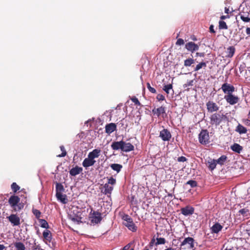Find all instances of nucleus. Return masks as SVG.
<instances>
[{
	"mask_svg": "<svg viewBox=\"0 0 250 250\" xmlns=\"http://www.w3.org/2000/svg\"><path fill=\"white\" fill-rule=\"evenodd\" d=\"M227 117L223 113L215 112L209 117L210 124L212 125L218 126L222 123H225Z\"/></svg>",
	"mask_w": 250,
	"mask_h": 250,
	"instance_id": "1",
	"label": "nucleus"
},
{
	"mask_svg": "<svg viewBox=\"0 0 250 250\" xmlns=\"http://www.w3.org/2000/svg\"><path fill=\"white\" fill-rule=\"evenodd\" d=\"M8 203L13 209V211L17 212L23 208L24 205L20 203V198L17 195H12L8 199Z\"/></svg>",
	"mask_w": 250,
	"mask_h": 250,
	"instance_id": "2",
	"label": "nucleus"
},
{
	"mask_svg": "<svg viewBox=\"0 0 250 250\" xmlns=\"http://www.w3.org/2000/svg\"><path fill=\"white\" fill-rule=\"evenodd\" d=\"M183 250H193L194 248V240L193 238L188 237L184 239L180 245Z\"/></svg>",
	"mask_w": 250,
	"mask_h": 250,
	"instance_id": "3",
	"label": "nucleus"
},
{
	"mask_svg": "<svg viewBox=\"0 0 250 250\" xmlns=\"http://www.w3.org/2000/svg\"><path fill=\"white\" fill-rule=\"evenodd\" d=\"M123 219L126 222L124 223V225L127 227V228L133 232H135L137 230V227L134 223L132 219L128 215H125Z\"/></svg>",
	"mask_w": 250,
	"mask_h": 250,
	"instance_id": "4",
	"label": "nucleus"
},
{
	"mask_svg": "<svg viewBox=\"0 0 250 250\" xmlns=\"http://www.w3.org/2000/svg\"><path fill=\"white\" fill-rule=\"evenodd\" d=\"M199 142L202 145H207L209 143L208 132L207 129H203L199 135Z\"/></svg>",
	"mask_w": 250,
	"mask_h": 250,
	"instance_id": "5",
	"label": "nucleus"
},
{
	"mask_svg": "<svg viewBox=\"0 0 250 250\" xmlns=\"http://www.w3.org/2000/svg\"><path fill=\"white\" fill-rule=\"evenodd\" d=\"M240 19L245 22H250V9L247 7H244L240 12Z\"/></svg>",
	"mask_w": 250,
	"mask_h": 250,
	"instance_id": "6",
	"label": "nucleus"
},
{
	"mask_svg": "<svg viewBox=\"0 0 250 250\" xmlns=\"http://www.w3.org/2000/svg\"><path fill=\"white\" fill-rule=\"evenodd\" d=\"M90 215H91V222L93 224H98L102 220V214L97 211L91 210Z\"/></svg>",
	"mask_w": 250,
	"mask_h": 250,
	"instance_id": "7",
	"label": "nucleus"
},
{
	"mask_svg": "<svg viewBox=\"0 0 250 250\" xmlns=\"http://www.w3.org/2000/svg\"><path fill=\"white\" fill-rule=\"evenodd\" d=\"M207 109L209 113L217 112L219 106L213 101H209L206 103Z\"/></svg>",
	"mask_w": 250,
	"mask_h": 250,
	"instance_id": "8",
	"label": "nucleus"
},
{
	"mask_svg": "<svg viewBox=\"0 0 250 250\" xmlns=\"http://www.w3.org/2000/svg\"><path fill=\"white\" fill-rule=\"evenodd\" d=\"M224 99L230 105H234L237 104L239 100V97L232 94V93H229V94L225 95Z\"/></svg>",
	"mask_w": 250,
	"mask_h": 250,
	"instance_id": "9",
	"label": "nucleus"
},
{
	"mask_svg": "<svg viewBox=\"0 0 250 250\" xmlns=\"http://www.w3.org/2000/svg\"><path fill=\"white\" fill-rule=\"evenodd\" d=\"M7 219L13 226H17L20 225V218L16 214H11L7 217Z\"/></svg>",
	"mask_w": 250,
	"mask_h": 250,
	"instance_id": "10",
	"label": "nucleus"
},
{
	"mask_svg": "<svg viewBox=\"0 0 250 250\" xmlns=\"http://www.w3.org/2000/svg\"><path fill=\"white\" fill-rule=\"evenodd\" d=\"M160 137L164 141H169L171 138V134L167 129H163L160 132Z\"/></svg>",
	"mask_w": 250,
	"mask_h": 250,
	"instance_id": "11",
	"label": "nucleus"
},
{
	"mask_svg": "<svg viewBox=\"0 0 250 250\" xmlns=\"http://www.w3.org/2000/svg\"><path fill=\"white\" fill-rule=\"evenodd\" d=\"M221 89L224 93H227L228 94H229V93L232 94L235 91V87L234 86L227 83L222 85Z\"/></svg>",
	"mask_w": 250,
	"mask_h": 250,
	"instance_id": "12",
	"label": "nucleus"
},
{
	"mask_svg": "<svg viewBox=\"0 0 250 250\" xmlns=\"http://www.w3.org/2000/svg\"><path fill=\"white\" fill-rule=\"evenodd\" d=\"M185 48L191 53L197 51L199 48V45L195 43L192 42H189L185 44Z\"/></svg>",
	"mask_w": 250,
	"mask_h": 250,
	"instance_id": "13",
	"label": "nucleus"
},
{
	"mask_svg": "<svg viewBox=\"0 0 250 250\" xmlns=\"http://www.w3.org/2000/svg\"><path fill=\"white\" fill-rule=\"evenodd\" d=\"M194 208L190 206H187L181 209L182 214L185 216L192 215L194 213Z\"/></svg>",
	"mask_w": 250,
	"mask_h": 250,
	"instance_id": "14",
	"label": "nucleus"
},
{
	"mask_svg": "<svg viewBox=\"0 0 250 250\" xmlns=\"http://www.w3.org/2000/svg\"><path fill=\"white\" fill-rule=\"evenodd\" d=\"M152 112L154 115H156L158 117H160V115L166 114V108L164 106H161L157 108H154L152 109Z\"/></svg>",
	"mask_w": 250,
	"mask_h": 250,
	"instance_id": "15",
	"label": "nucleus"
},
{
	"mask_svg": "<svg viewBox=\"0 0 250 250\" xmlns=\"http://www.w3.org/2000/svg\"><path fill=\"white\" fill-rule=\"evenodd\" d=\"M42 235L43 237V241L45 243L51 242L52 237L51 232L49 230L47 229H45L42 233Z\"/></svg>",
	"mask_w": 250,
	"mask_h": 250,
	"instance_id": "16",
	"label": "nucleus"
},
{
	"mask_svg": "<svg viewBox=\"0 0 250 250\" xmlns=\"http://www.w3.org/2000/svg\"><path fill=\"white\" fill-rule=\"evenodd\" d=\"M117 125L115 123H110L107 124L105 126V131L110 134L116 130Z\"/></svg>",
	"mask_w": 250,
	"mask_h": 250,
	"instance_id": "17",
	"label": "nucleus"
},
{
	"mask_svg": "<svg viewBox=\"0 0 250 250\" xmlns=\"http://www.w3.org/2000/svg\"><path fill=\"white\" fill-rule=\"evenodd\" d=\"M96 161L95 160H92L91 158H89L88 156L87 158L84 159L82 165L84 167H88L90 166H92L95 163Z\"/></svg>",
	"mask_w": 250,
	"mask_h": 250,
	"instance_id": "18",
	"label": "nucleus"
},
{
	"mask_svg": "<svg viewBox=\"0 0 250 250\" xmlns=\"http://www.w3.org/2000/svg\"><path fill=\"white\" fill-rule=\"evenodd\" d=\"M83 171V168L76 166L75 167L71 168L69 171L70 175L75 176L80 174Z\"/></svg>",
	"mask_w": 250,
	"mask_h": 250,
	"instance_id": "19",
	"label": "nucleus"
},
{
	"mask_svg": "<svg viewBox=\"0 0 250 250\" xmlns=\"http://www.w3.org/2000/svg\"><path fill=\"white\" fill-rule=\"evenodd\" d=\"M122 148L123 151L129 152L133 150L134 147L131 143L124 142Z\"/></svg>",
	"mask_w": 250,
	"mask_h": 250,
	"instance_id": "20",
	"label": "nucleus"
},
{
	"mask_svg": "<svg viewBox=\"0 0 250 250\" xmlns=\"http://www.w3.org/2000/svg\"><path fill=\"white\" fill-rule=\"evenodd\" d=\"M223 229V226L219 223H215L211 228V231L212 233H218Z\"/></svg>",
	"mask_w": 250,
	"mask_h": 250,
	"instance_id": "21",
	"label": "nucleus"
},
{
	"mask_svg": "<svg viewBox=\"0 0 250 250\" xmlns=\"http://www.w3.org/2000/svg\"><path fill=\"white\" fill-rule=\"evenodd\" d=\"M124 144V141H121L119 142H114L111 144V148L113 150H117L119 149H121L122 151L123 144Z\"/></svg>",
	"mask_w": 250,
	"mask_h": 250,
	"instance_id": "22",
	"label": "nucleus"
},
{
	"mask_svg": "<svg viewBox=\"0 0 250 250\" xmlns=\"http://www.w3.org/2000/svg\"><path fill=\"white\" fill-rule=\"evenodd\" d=\"M235 52V48L233 46L229 47L226 51L225 57L227 58H231L233 56Z\"/></svg>",
	"mask_w": 250,
	"mask_h": 250,
	"instance_id": "23",
	"label": "nucleus"
},
{
	"mask_svg": "<svg viewBox=\"0 0 250 250\" xmlns=\"http://www.w3.org/2000/svg\"><path fill=\"white\" fill-rule=\"evenodd\" d=\"M100 149H95L92 151L88 153V156L92 160H94L95 158H98L100 156Z\"/></svg>",
	"mask_w": 250,
	"mask_h": 250,
	"instance_id": "24",
	"label": "nucleus"
},
{
	"mask_svg": "<svg viewBox=\"0 0 250 250\" xmlns=\"http://www.w3.org/2000/svg\"><path fill=\"white\" fill-rule=\"evenodd\" d=\"M104 191L103 193L105 195H110L113 189V187L108 184L105 183L104 186Z\"/></svg>",
	"mask_w": 250,
	"mask_h": 250,
	"instance_id": "25",
	"label": "nucleus"
},
{
	"mask_svg": "<svg viewBox=\"0 0 250 250\" xmlns=\"http://www.w3.org/2000/svg\"><path fill=\"white\" fill-rule=\"evenodd\" d=\"M56 196L57 199L63 204L67 202V199L65 194H62V193H56Z\"/></svg>",
	"mask_w": 250,
	"mask_h": 250,
	"instance_id": "26",
	"label": "nucleus"
},
{
	"mask_svg": "<svg viewBox=\"0 0 250 250\" xmlns=\"http://www.w3.org/2000/svg\"><path fill=\"white\" fill-rule=\"evenodd\" d=\"M230 148L234 152L240 153L243 149V147L238 144L234 143L230 146Z\"/></svg>",
	"mask_w": 250,
	"mask_h": 250,
	"instance_id": "27",
	"label": "nucleus"
},
{
	"mask_svg": "<svg viewBox=\"0 0 250 250\" xmlns=\"http://www.w3.org/2000/svg\"><path fill=\"white\" fill-rule=\"evenodd\" d=\"M208 167L210 170H213L216 168V160L210 159L208 161Z\"/></svg>",
	"mask_w": 250,
	"mask_h": 250,
	"instance_id": "28",
	"label": "nucleus"
},
{
	"mask_svg": "<svg viewBox=\"0 0 250 250\" xmlns=\"http://www.w3.org/2000/svg\"><path fill=\"white\" fill-rule=\"evenodd\" d=\"M236 131L238 132L239 134H245L247 132L246 127L244 126L241 124H239L235 129Z\"/></svg>",
	"mask_w": 250,
	"mask_h": 250,
	"instance_id": "29",
	"label": "nucleus"
},
{
	"mask_svg": "<svg viewBox=\"0 0 250 250\" xmlns=\"http://www.w3.org/2000/svg\"><path fill=\"white\" fill-rule=\"evenodd\" d=\"M110 167L113 170L116 171L117 173H118L121 171V169L123 167V166L122 165L118 164H112L110 165Z\"/></svg>",
	"mask_w": 250,
	"mask_h": 250,
	"instance_id": "30",
	"label": "nucleus"
},
{
	"mask_svg": "<svg viewBox=\"0 0 250 250\" xmlns=\"http://www.w3.org/2000/svg\"><path fill=\"white\" fill-rule=\"evenodd\" d=\"M207 67V63L206 62H202L197 64L196 67L194 68V71H198L201 68H205Z\"/></svg>",
	"mask_w": 250,
	"mask_h": 250,
	"instance_id": "31",
	"label": "nucleus"
},
{
	"mask_svg": "<svg viewBox=\"0 0 250 250\" xmlns=\"http://www.w3.org/2000/svg\"><path fill=\"white\" fill-rule=\"evenodd\" d=\"M39 221L40 224V226L42 228L46 229H49V225H48L47 222L45 220L42 219H40L39 220Z\"/></svg>",
	"mask_w": 250,
	"mask_h": 250,
	"instance_id": "32",
	"label": "nucleus"
},
{
	"mask_svg": "<svg viewBox=\"0 0 250 250\" xmlns=\"http://www.w3.org/2000/svg\"><path fill=\"white\" fill-rule=\"evenodd\" d=\"M14 246L17 250H25L24 245L21 242H16Z\"/></svg>",
	"mask_w": 250,
	"mask_h": 250,
	"instance_id": "33",
	"label": "nucleus"
},
{
	"mask_svg": "<svg viewBox=\"0 0 250 250\" xmlns=\"http://www.w3.org/2000/svg\"><path fill=\"white\" fill-rule=\"evenodd\" d=\"M227 157L226 155H222L217 160H216V164H218L221 166L224 165V163L226 161Z\"/></svg>",
	"mask_w": 250,
	"mask_h": 250,
	"instance_id": "34",
	"label": "nucleus"
},
{
	"mask_svg": "<svg viewBox=\"0 0 250 250\" xmlns=\"http://www.w3.org/2000/svg\"><path fill=\"white\" fill-rule=\"evenodd\" d=\"M194 62V60L189 58L184 61V66L186 67H189Z\"/></svg>",
	"mask_w": 250,
	"mask_h": 250,
	"instance_id": "35",
	"label": "nucleus"
},
{
	"mask_svg": "<svg viewBox=\"0 0 250 250\" xmlns=\"http://www.w3.org/2000/svg\"><path fill=\"white\" fill-rule=\"evenodd\" d=\"M64 190L63 186L61 183H57L56 185V193H62Z\"/></svg>",
	"mask_w": 250,
	"mask_h": 250,
	"instance_id": "36",
	"label": "nucleus"
},
{
	"mask_svg": "<svg viewBox=\"0 0 250 250\" xmlns=\"http://www.w3.org/2000/svg\"><path fill=\"white\" fill-rule=\"evenodd\" d=\"M219 28L220 29H227L228 27L226 22L223 21H220L219 22Z\"/></svg>",
	"mask_w": 250,
	"mask_h": 250,
	"instance_id": "37",
	"label": "nucleus"
},
{
	"mask_svg": "<svg viewBox=\"0 0 250 250\" xmlns=\"http://www.w3.org/2000/svg\"><path fill=\"white\" fill-rule=\"evenodd\" d=\"M166 241V239L164 238H157L155 245L156 246H158L159 245L165 244Z\"/></svg>",
	"mask_w": 250,
	"mask_h": 250,
	"instance_id": "38",
	"label": "nucleus"
},
{
	"mask_svg": "<svg viewBox=\"0 0 250 250\" xmlns=\"http://www.w3.org/2000/svg\"><path fill=\"white\" fill-rule=\"evenodd\" d=\"M12 191L16 193L20 188V187L16 183H13L11 186Z\"/></svg>",
	"mask_w": 250,
	"mask_h": 250,
	"instance_id": "39",
	"label": "nucleus"
},
{
	"mask_svg": "<svg viewBox=\"0 0 250 250\" xmlns=\"http://www.w3.org/2000/svg\"><path fill=\"white\" fill-rule=\"evenodd\" d=\"M172 89V84H168L164 86L163 89L167 93H169L170 90Z\"/></svg>",
	"mask_w": 250,
	"mask_h": 250,
	"instance_id": "40",
	"label": "nucleus"
},
{
	"mask_svg": "<svg viewBox=\"0 0 250 250\" xmlns=\"http://www.w3.org/2000/svg\"><path fill=\"white\" fill-rule=\"evenodd\" d=\"M61 150L62 151V153L61 154H59L57 156L59 157H65L66 154L67 152L65 149V148L63 146H61L60 147Z\"/></svg>",
	"mask_w": 250,
	"mask_h": 250,
	"instance_id": "41",
	"label": "nucleus"
},
{
	"mask_svg": "<svg viewBox=\"0 0 250 250\" xmlns=\"http://www.w3.org/2000/svg\"><path fill=\"white\" fill-rule=\"evenodd\" d=\"M249 212V209L247 208H244L239 210V213L242 215L243 216H247L248 213Z\"/></svg>",
	"mask_w": 250,
	"mask_h": 250,
	"instance_id": "42",
	"label": "nucleus"
},
{
	"mask_svg": "<svg viewBox=\"0 0 250 250\" xmlns=\"http://www.w3.org/2000/svg\"><path fill=\"white\" fill-rule=\"evenodd\" d=\"M32 212L38 219H40V217H41V212L40 210L33 208L32 209Z\"/></svg>",
	"mask_w": 250,
	"mask_h": 250,
	"instance_id": "43",
	"label": "nucleus"
},
{
	"mask_svg": "<svg viewBox=\"0 0 250 250\" xmlns=\"http://www.w3.org/2000/svg\"><path fill=\"white\" fill-rule=\"evenodd\" d=\"M116 183V180L115 178H114L112 177H110V178H108V182L107 184H108V185H111V186L114 185Z\"/></svg>",
	"mask_w": 250,
	"mask_h": 250,
	"instance_id": "44",
	"label": "nucleus"
},
{
	"mask_svg": "<svg viewBox=\"0 0 250 250\" xmlns=\"http://www.w3.org/2000/svg\"><path fill=\"white\" fill-rule=\"evenodd\" d=\"M146 86H147V89H148V90L150 92H151L152 93H156V89L154 88L151 87L150 84V83H147Z\"/></svg>",
	"mask_w": 250,
	"mask_h": 250,
	"instance_id": "45",
	"label": "nucleus"
},
{
	"mask_svg": "<svg viewBox=\"0 0 250 250\" xmlns=\"http://www.w3.org/2000/svg\"><path fill=\"white\" fill-rule=\"evenodd\" d=\"M187 185H189L192 188H194L197 186V182L194 180H189L187 182Z\"/></svg>",
	"mask_w": 250,
	"mask_h": 250,
	"instance_id": "46",
	"label": "nucleus"
},
{
	"mask_svg": "<svg viewBox=\"0 0 250 250\" xmlns=\"http://www.w3.org/2000/svg\"><path fill=\"white\" fill-rule=\"evenodd\" d=\"M131 100L132 102L134 103L135 105H140L141 103L138 100V99L136 97H133L132 98H131Z\"/></svg>",
	"mask_w": 250,
	"mask_h": 250,
	"instance_id": "47",
	"label": "nucleus"
},
{
	"mask_svg": "<svg viewBox=\"0 0 250 250\" xmlns=\"http://www.w3.org/2000/svg\"><path fill=\"white\" fill-rule=\"evenodd\" d=\"M193 83H194V81L193 80H190V81L187 82L186 83L184 84L183 85V87L184 88H186L188 86H191L193 85Z\"/></svg>",
	"mask_w": 250,
	"mask_h": 250,
	"instance_id": "48",
	"label": "nucleus"
},
{
	"mask_svg": "<svg viewBox=\"0 0 250 250\" xmlns=\"http://www.w3.org/2000/svg\"><path fill=\"white\" fill-rule=\"evenodd\" d=\"M156 99L159 101H164L165 100V98L164 96L162 94H160L157 95V96L156 97Z\"/></svg>",
	"mask_w": 250,
	"mask_h": 250,
	"instance_id": "49",
	"label": "nucleus"
},
{
	"mask_svg": "<svg viewBox=\"0 0 250 250\" xmlns=\"http://www.w3.org/2000/svg\"><path fill=\"white\" fill-rule=\"evenodd\" d=\"M184 44V40L182 39H178L176 42V45H181Z\"/></svg>",
	"mask_w": 250,
	"mask_h": 250,
	"instance_id": "50",
	"label": "nucleus"
},
{
	"mask_svg": "<svg viewBox=\"0 0 250 250\" xmlns=\"http://www.w3.org/2000/svg\"><path fill=\"white\" fill-rule=\"evenodd\" d=\"M177 161L179 162H184L187 161V159L184 156L179 157Z\"/></svg>",
	"mask_w": 250,
	"mask_h": 250,
	"instance_id": "51",
	"label": "nucleus"
},
{
	"mask_svg": "<svg viewBox=\"0 0 250 250\" xmlns=\"http://www.w3.org/2000/svg\"><path fill=\"white\" fill-rule=\"evenodd\" d=\"M155 240L154 238H153L152 239H151V241L150 242L149 244V247L150 248H152L153 246V245L155 243Z\"/></svg>",
	"mask_w": 250,
	"mask_h": 250,
	"instance_id": "52",
	"label": "nucleus"
},
{
	"mask_svg": "<svg viewBox=\"0 0 250 250\" xmlns=\"http://www.w3.org/2000/svg\"><path fill=\"white\" fill-rule=\"evenodd\" d=\"M130 247V244H128L125 245L122 250H127Z\"/></svg>",
	"mask_w": 250,
	"mask_h": 250,
	"instance_id": "53",
	"label": "nucleus"
},
{
	"mask_svg": "<svg viewBox=\"0 0 250 250\" xmlns=\"http://www.w3.org/2000/svg\"><path fill=\"white\" fill-rule=\"evenodd\" d=\"M209 31L211 33H214L215 32V30H214V26L213 25H211L209 26Z\"/></svg>",
	"mask_w": 250,
	"mask_h": 250,
	"instance_id": "54",
	"label": "nucleus"
},
{
	"mask_svg": "<svg viewBox=\"0 0 250 250\" xmlns=\"http://www.w3.org/2000/svg\"><path fill=\"white\" fill-rule=\"evenodd\" d=\"M196 55L197 56H200V57H204V53L197 52L196 53Z\"/></svg>",
	"mask_w": 250,
	"mask_h": 250,
	"instance_id": "55",
	"label": "nucleus"
},
{
	"mask_svg": "<svg viewBox=\"0 0 250 250\" xmlns=\"http://www.w3.org/2000/svg\"><path fill=\"white\" fill-rule=\"evenodd\" d=\"M246 34L249 36H250V28L247 27L246 30Z\"/></svg>",
	"mask_w": 250,
	"mask_h": 250,
	"instance_id": "56",
	"label": "nucleus"
},
{
	"mask_svg": "<svg viewBox=\"0 0 250 250\" xmlns=\"http://www.w3.org/2000/svg\"><path fill=\"white\" fill-rule=\"evenodd\" d=\"M225 12L227 14H229V8L226 7L225 8Z\"/></svg>",
	"mask_w": 250,
	"mask_h": 250,
	"instance_id": "57",
	"label": "nucleus"
},
{
	"mask_svg": "<svg viewBox=\"0 0 250 250\" xmlns=\"http://www.w3.org/2000/svg\"><path fill=\"white\" fill-rule=\"evenodd\" d=\"M191 39L194 41H197L196 37L194 35L191 37Z\"/></svg>",
	"mask_w": 250,
	"mask_h": 250,
	"instance_id": "58",
	"label": "nucleus"
},
{
	"mask_svg": "<svg viewBox=\"0 0 250 250\" xmlns=\"http://www.w3.org/2000/svg\"><path fill=\"white\" fill-rule=\"evenodd\" d=\"M5 248L3 245L0 244V250H3Z\"/></svg>",
	"mask_w": 250,
	"mask_h": 250,
	"instance_id": "59",
	"label": "nucleus"
},
{
	"mask_svg": "<svg viewBox=\"0 0 250 250\" xmlns=\"http://www.w3.org/2000/svg\"><path fill=\"white\" fill-rule=\"evenodd\" d=\"M228 17V16H222L220 18L221 20H224V19H226L227 17Z\"/></svg>",
	"mask_w": 250,
	"mask_h": 250,
	"instance_id": "60",
	"label": "nucleus"
},
{
	"mask_svg": "<svg viewBox=\"0 0 250 250\" xmlns=\"http://www.w3.org/2000/svg\"><path fill=\"white\" fill-rule=\"evenodd\" d=\"M70 218L73 221H77V218H75V217H70Z\"/></svg>",
	"mask_w": 250,
	"mask_h": 250,
	"instance_id": "61",
	"label": "nucleus"
},
{
	"mask_svg": "<svg viewBox=\"0 0 250 250\" xmlns=\"http://www.w3.org/2000/svg\"><path fill=\"white\" fill-rule=\"evenodd\" d=\"M119 125H121V126H123L124 124V123L123 122V120L121 121V122L119 124Z\"/></svg>",
	"mask_w": 250,
	"mask_h": 250,
	"instance_id": "62",
	"label": "nucleus"
},
{
	"mask_svg": "<svg viewBox=\"0 0 250 250\" xmlns=\"http://www.w3.org/2000/svg\"><path fill=\"white\" fill-rule=\"evenodd\" d=\"M143 250H149L147 246H146Z\"/></svg>",
	"mask_w": 250,
	"mask_h": 250,
	"instance_id": "63",
	"label": "nucleus"
},
{
	"mask_svg": "<svg viewBox=\"0 0 250 250\" xmlns=\"http://www.w3.org/2000/svg\"><path fill=\"white\" fill-rule=\"evenodd\" d=\"M225 250H233V248H230V249L226 248Z\"/></svg>",
	"mask_w": 250,
	"mask_h": 250,
	"instance_id": "64",
	"label": "nucleus"
}]
</instances>
